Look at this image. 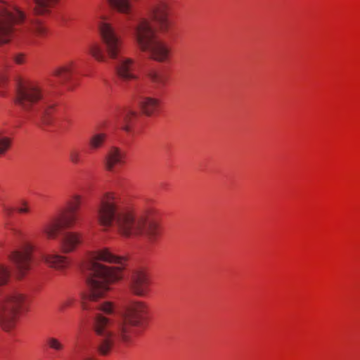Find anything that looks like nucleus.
<instances>
[{
  "mask_svg": "<svg viewBox=\"0 0 360 360\" xmlns=\"http://www.w3.org/2000/svg\"><path fill=\"white\" fill-rule=\"evenodd\" d=\"M98 27L103 49L96 43L91 44L89 47V53L99 62H105L108 58L115 60L116 73L122 79H135L136 76L133 72L135 61L133 58L120 56L123 40L115 27L103 18L98 22Z\"/></svg>",
  "mask_w": 360,
  "mask_h": 360,
  "instance_id": "7ed1b4c3",
  "label": "nucleus"
},
{
  "mask_svg": "<svg viewBox=\"0 0 360 360\" xmlns=\"http://www.w3.org/2000/svg\"><path fill=\"white\" fill-rule=\"evenodd\" d=\"M16 210L20 214H27L30 212V207L27 200H22L20 201L19 206Z\"/></svg>",
  "mask_w": 360,
  "mask_h": 360,
  "instance_id": "bb28decb",
  "label": "nucleus"
},
{
  "mask_svg": "<svg viewBox=\"0 0 360 360\" xmlns=\"http://www.w3.org/2000/svg\"><path fill=\"white\" fill-rule=\"evenodd\" d=\"M10 276L9 269L0 262V286L6 285ZM25 302V295L18 290L0 292V326L4 330H10L14 327L16 317Z\"/></svg>",
  "mask_w": 360,
  "mask_h": 360,
  "instance_id": "423d86ee",
  "label": "nucleus"
},
{
  "mask_svg": "<svg viewBox=\"0 0 360 360\" xmlns=\"http://www.w3.org/2000/svg\"><path fill=\"white\" fill-rule=\"evenodd\" d=\"M44 262L51 268L58 271H63L70 264L68 259L56 252L44 253L41 255Z\"/></svg>",
  "mask_w": 360,
  "mask_h": 360,
  "instance_id": "f8f14e48",
  "label": "nucleus"
},
{
  "mask_svg": "<svg viewBox=\"0 0 360 360\" xmlns=\"http://www.w3.org/2000/svg\"><path fill=\"white\" fill-rule=\"evenodd\" d=\"M108 135L103 132H96L89 138V144L91 150H96L103 147Z\"/></svg>",
  "mask_w": 360,
  "mask_h": 360,
  "instance_id": "aec40b11",
  "label": "nucleus"
},
{
  "mask_svg": "<svg viewBox=\"0 0 360 360\" xmlns=\"http://www.w3.org/2000/svg\"><path fill=\"white\" fill-rule=\"evenodd\" d=\"M75 302V297H73L72 296H68L67 297H65V299L61 300V302H60V304L58 306L59 311H60V312L65 311V310L67 308L72 307L74 304Z\"/></svg>",
  "mask_w": 360,
  "mask_h": 360,
  "instance_id": "393cba45",
  "label": "nucleus"
},
{
  "mask_svg": "<svg viewBox=\"0 0 360 360\" xmlns=\"http://www.w3.org/2000/svg\"><path fill=\"white\" fill-rule=\"evenodd\" d=\"M124 266V258L114 255L107 248L91 252L81 266L87 283V291L82 297V307L94 320V328L98 336L96 349L101 355L110 354L116 340L130 342L134 328L141 326L148 314V304L142 301L129 303L120 319L113 324L100 314V311L107 314L113 312L112 303H101L98 300L110 290L111 284L122 278Z\"/></svg>",
  "mask_w": 360,
  "mask_h": 360,
  "instance_id": "f257e3e1",
  "label": "nucleus"
},
{
  "mask_svg": "<svg viewBox=\"0 0 360 360\" xmlns=\"http://www.w3.org/2000/svg\"><path fill=\"white\" fill-rule=\"evenodd\" d=\"M149 279L143 270L134 271L129 279V288L131 293L139 297H145L148 292Z\"/></svg>",
  "mask_w": 360,
  "mask_h": 360,
  "instance_id": "9b49d317",
  "label": "nucleus"
},
{
  "mask_svg": "<svg viewBox=\"0 0 360 360\" xmlns=\"http://www.w3.org/2000/svg\"><path fill=\"white\" fill-rule=\"evenodd\" d=\"M84 360H91V358H89V357H85V358L84 359Z\"/></svg>",
  "mask_w": 360,
  "mask_h": 360,
  "instance_id": "7c9ffc66",
  "label": "nucleus"
},
{
  "mask_svg": "<svg viewBox=\"0 0 360 360\" xmlns=\"http://www.w3.org/2000/svg\"><path fill=\"white\" fill-rule=\"evenodd\" d=\"M75 68V63L73 61H70L56 68L53 72V75L58 78L62 82H66L71 79Z\"/></svg>",
  "mask_w": 360,
  "mask_h": 360,
  "instance_id": "a211bd4d",
  "label": "nucleus"
},
{
  "mask_svg": "<svg viewBox=\"0 0 360 360\" xmlns=\"http://www.w3.org/2000/svg\"><path fill=\"white\" fill-rule=\"evenodd\" d=\"M34 247L25 243L18 250L9 255L8 258L13 264L18 278H22L30 270L32 265V254Z\"/></svg>",
  "mask_w": 360,
  "mask_h": 360,
  "instance_id": "1a4fd4ad",
  "label": "nucleus"
},
{
  "mask_svg": "<svg viewBox=\"0 0 360 360\" xmlns=\"http://www.w3.org/2000/svg\"><path fill=\"white\" fill-rule=\"evenodd\" d=\"M47 347L56 353H61L65 349V345L55 337H49L46 340Z\"/></svg>",
  "mask_w": 360,
  "mask_h": 360,
  "instance_id": "5701e85b",
  "label": "nucleus"
},
{
  "mask_svg": "<svg viewBox=\"0 0 360 360\" xmlns=\"http://www.w3.org/2000/svg\"><path fill=\"white\" fill-rule=\"evenodd\" d=\"M3 210L7 216L11 215L13 212V209L12 207L6 206L5 205H3Z\"/></svg>",
  "mask_w": 360,
  "mask_h": 360,
  "instance_id": "c85d7f7f",
  "label": "nucleus"
},
{
  "mask_svg": "<svg viewBox=\"0 0 360 360\" xmlns=\"http://www.w3.org/2000/svg\"><path fill=\"white\" fill-rule=\"evenodd\" d=\"M129 29L131 31L138 47L149 54L150 58L160 63L168 62L172 55L169 44L162 40L154 39V30L150 20L144 17H138L131 23Z\"/></svg>",
  "mask_w": 360,
  "mask_h": 360,
  "instance_id": "39448f33",
  "label": "nucleus"
},
{
  "mask_svg": "<svg viewBox=\"0 0 360 360\" xmlns=\"http://www.w3.org/2000/svg\"><path fill=\"white\" fill-rule=\"evenodd\" d=\"M96 217L102 226L114 227L124 238L144 237L153 243L161 234L160 226L156 221L144 214H136L131 207L124 204L114 193H106L101 198Z\"/></svg>",
  "mask_w": 360,
  "mask_h": 360,
  "instance_id": "f03ea898",
  "label": "nucleus"
},
{
  "mask_svg": "<svg viewBox=\"0 0 360 360\" xmlns=\"http://www.w3.org/2000/svg\"><path fill=\"white\" fill-rule=\"evenodd\" d=\"M34 11L39 15H45L51 13V10L58 3V0H33Z\"/></svg>",
  "mask_w": 360,
  "mask_h": 360,
  "instance_id": "6ab92c4d",
  "label": "nucleus"
},
{
  "mask_svg": "<svg viewBox=\"0 0 360 360\" xmlns=\"http://www.w3.org/2000/svg\"><path fill=\"white\" fill-rule=\"evenodd\" d=\"M13 60L15 63L20 65L25 62V56L22 53H18L13 56Z\"/></svg>",
  "mask_w": 360,
  "mask_h": 360,
  "instance_id": "cd10ccee",
  "label": "nucleus"
},
{
  "mask_svg": "<svg viewBox=\"0 0 360 360\" xmlns=\"http://www.w3.org/2000/svg\"><path fill=\"white\" fill-rule=\"evenodd\" d=\"M11 231L15 236H20L21 234L20 231L15 228H12Z\"/></svg>",
  "mask_w": 360,
  "mask_h": 360,
  "instance_id": "c756f323",
  "label": "nucleus"
},
{
  "mask_svg": "<svg viewBox=\"0 0 360 360\" xmlns=\"http://www.w3.org/2000/svg\"><path fill=\"white\" fill-rule=\"evenodd\" d=\"M110 5L112 6L117 12L126 15L127 16V20L129 21V24L127 27H129V25L137 18H134L132 13V4L131 0H107Z\"/></svg>",
  "mask_w": 360,
  "mask_h": 360,
  "instance_id": "2eb2a0df",
  "label": "nucleus"
},
{
  "mask_svg": "<svg viewBox=\"0 0 360 360\" xmlns=\"http://www.w3.org/2000/svg\"><path fill=\"white\" fill-rule=\"evenodd\" d=\"M69 159L74 165H78L81 162V153L78 149L73 148L70 150Z\"/></svg>",
  "mask_w": 360,
  "mask_h": 360,
  "instance_id": "a878e982",
  "label": "nucleus"
},
{
  "mask_svg": "<svg viewBox=\"0 0 360 360\" xmlns=\"http://www.w3.org/2000/svg\"><path fill=\"white\" fill-rule=\"evenodd\" d=\"M11 146V139L0 134V155L6 153Z\"/></svg>",
  "mask_w": 360,
  "mask_h": 360,
  "instance_id": "b1692460",
  "label": "nucleus"
},
{
  "mask_svg": "<svg viewBox=\"0 0 360 360\" xmlns=\"http://www.w3.org/2000/svg\"><path fill=\"white\" fill-rule=\"evenodd\" d=\"M138 104L143 114L151 116L158 110L160 101L156 98L141 96L139 99Z\"/></svg>",
  "mask_w": 360,
  "mask_h": 360,
  "instance_id": "dca6fc26",
  "label": "nucleus"
},
{
  "mask_svg": "<svg viewBox=\"0 0 360 360\" xmlns=\"http://www.w3.org/2000/svg\"><path fill=\"white\" fill-rule=\"evenodd\" d=\"M82 201V195H72L66 202L65 210L44 224L41 231L48 239L56 238L62 229L70 228L75 224L79 219L78 211Z\"/></svg>",
  "mask_w": 360,
  "mask_h": 360,
  "instance_id": "0eeeda50",
  "label": "nucleus"
},
{
  "mask_svg": "<svg viewBox=\"0 0 360 360\" xmlns=\"http://www.w3.org/2000/svg\"><path fill=\"white\" fill-rule=\"evenodd\" d=\"M24 19V13L15 6L0 0V44L9 42L14 36L13 25Z\"/></svg>",
  "mask_w": 360,
  "mask_h": 360,
  "instance_id": "6e6552de",
  "label": "nucleus"
},
{
  "mask_svg": "<svg viewBox=\"0 0 360 360\" xmlns=\"http://www.w3.org/2000/svg\"><path fill=\"white\" fill-rule=\"evenodd\" d=\"M137 112L131 109H125L120 112L117 116V120L121 125V128L127 131L130 132L131 127L130 124L137 118Z\"/></svg>",
  "mask_w": 360,
  "mask_h": 360,
  "instance_id": "f3484780",
  "label": "nucleus"
},
{
  "mask_svg": "<svg viewBox=\"0 0 360 360\" xmlns=\"http://www.w3.org/2000/svg\"><path fill=\"white\" fill-rule=\"evenodd\" d=\"M125 154L120 148L112 146L106 154L105 166L108 171L112 172L116 165L124 163Z\"/></svg>",
  "mask_w": 360,
  "mask_h": 360,
  "instance_id": "ddd939ff",
  "label": "nucleus"
},
{
  "mask_svg": "<svg viewBox=\"0 0 360 360\" xmlns=\"http://www.w3.org/2000/svg\"><path fill=\"white\" fill-rule=\"evenodd\" d=\"M169 0H151L148 13L162 32H167L170 27Z\"/></svg>",
  "mask_w": 360,
  "mask_h": 360,
  "instance_id": "9d476101",
  "label": "nucleus"
},
{
  "mask_svg": "<svg viewBox=\"0 0 360 360\" xmlns=\"http://www.w3.org/2000/svg\"><path fill=\"white\" fill-rule=\"evenodd\" d=\"M81 243L80 234L74 232L64 233L60 240L61 248L64 253L74 251Z\"/></svg>",
  "mask_w": 360,
  "mask_h": 360,
  "instance_id": "4468645a",
  "label": "nucleus"
},
{
  "mask_svg": "<svg viewBox=\"0 0 360 360\" xmlns=\"http://www.w3.org/2000/svg\"><path fill=\"white\" fill-rule=\"evenodd\" d=\"M15 104L25 112L27 119L49 124L54 104L49 103L37 82L19 80L15 99Z\"/></svg>",
  "mask_w": 360,
  "mask_h": 360,
  "instance_id": "20e7f679",
  "label": "nucleus"
},
{
  "mask_svg": "<svg viewBox=\"0 0 360 360\" xmlns=\"http://www.w3.org/2000/svg\"><path fill=\"white\" fill-rule=\"evenodd\" d=\"M147 77L157 86H164L167 82L166 75L160 72L150 70L147 74Z\"/></svg>",
  "mask_w": 360,
  "mask_h": 360,
  "instance_id": "412c9836",
  "label": "nucleus"
},
{
  "mask_svg": "<svg viewBox=\"0 0 360 360\" xmlns=\"http://www.w3.org/2000/svg\"><path fill=\"white\" fill-rule=\"evenodd\" d=\"M28 29L31 34L37 37H44L47 32L46 28L38 20L32 21Z\"/></svg>",
  "mask_w": 360,
  "mask_h": 360,
  "instance_id": "4be33fe9",
  "label": "nucleus"
}]
</instances>
